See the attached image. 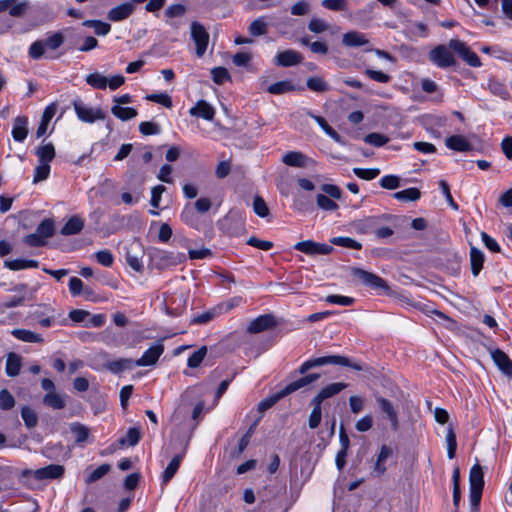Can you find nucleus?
Masks as SVG:
<instances>
[{"label":"nucleus","instance_id":"obj_54","mask_svg":"<svg viewBox=\"0 0 512 512\" xmlns=\"http://www.w3.org/2000/svg\"><path fill=\"white\" fill-rule=\"evenodd\" d=\"M15 406V398L7 390L2 389L0 391V408L3 410H10Z\"/></svg>","mask_w":512,"mask_h":512},{"label":"nucleus","instance_id":"obj_1","mask_svg":"<svg viewBox=\"0 0 512 512\" xmlns=\"http://www.w3.org/2000/svg\"><path fill=\"white\" fill-rule=\"evenodd\" d=\"M340 365V366H349L355 370H362V366L358 363H351L350 360L347 357L340 356V355H330V356H323L318 358H313L310 360L305 361L300 367H299V374L304 375L308 370L320 367L324 365Z\"/></svg>","mask_w":512,"mask_h":512},{"label":"nucleus","instance_id":"obj_26","mask_svg":"<svg viewBox=\"0 0 512 512\" xmlns=\"http://www.w3.org/2000/svg\"><path fill=\"white\" fill-rule=\"evenodd\" d=\"M84 227V221L79 216H72L61 228L62 235H74Z\"/></svg>","mask_w":512,"mask_h":512},{"label":"nucleus","instance_id":"obj_59","mask_svg":"<svg viewBox=\"0 0 512 512\" xmlns=\"http://www.w3.org/2000/svg\"><path fill=\"white\" fill-rule=\"evenodd\" d=\"M380 186L388 190L397 189L400 187V178L396 175H386L381 178Z\"/></svg>","mask_w":512,"mask_h":512},{"label":"nucleus","instance_id":"obj_5","mask_svg":"<svg viewBox=\"0 0 512 512\" xmlns=\"http://www.w3.org/2000/svg\"><path fill=\"white\" fill-rule=\"evenodd\" d=\"M73 107L77 117L82 122L93 123L97 120L105 119V113L102 111L101 108L89 107L80 100L74 101Z\"/></svg>","mask_w":512,"mask_h":512},{"label":"nucleus","instance_id":"obj_11","mask_svg":"<svg viewBox=\"0 0 512 512\" xmlns=\"http://www.w3.org/2000/svg\"><path fill=\"white\" fill-rule=\"evenodd\" d=\"M354 279L375 289H388L387 283L379 276L360 268L352 270Z\"/></svg>","mask_w":512,"mask_h":512},{"label":"nucleus","instance_id":"obj_32","mask_svg":"<svg viewBox=\"0 0 512 512\" xmlns=\"http://www.w3.org/2000/svg\"><path fill=\"white\" fill-rule=\"evenodd\" d=\"M393 197L402 202L417 201L421 197V192L418 188L411 187L402 191L395 192Z\"/></svg>","mask_w":512,"mask_h":512},{"label":"nucleus","instance_id":"obj_28","mask_svg":"<svg viewBox=\"0 0 512 512\" xmlns=\"http://www.w3.org/2000/svg\"><path fill=\"white\" fill-rule=\"evenodd\" d=\"M182 459V454H177L172 458V460L170 461V463L168 464V466L166 467L162 474L163 484H167L174 477V475L176 474L180 467Z\"/></svg>","mask_w":512,"mask_h":512},{"label":"nucleus","instance_id":"obj_63","mask_svg":"<svg viewBox=\"0 0 512 512\" xmlns=\"http://www.w3.org/2000/svg\"><path fill=\"white\" fill-rule=\"evenodd\" d=\"M186 13V7L182 4H172L164 12L167 18L181 17Z\"/></svg>","mask_w":512,"mask_h":512},{"label":"nucleus","instance_id":"obj_24","mask_svg":"<svg viewBox=\"0 0 512 512\" xmlns=\"http://www.w3.org/2000/svg\"><path fill=\"white\" fill-rule=\"evenodd\" d=\"M11 334L15 338H17L18 340H21L23 342H27V343H42L43 342V337L40 334L35 333L30 330L13 329L11 331Z\"/></svg>","mask_w":512,"mask_h":512},{"label":"nucleus","instance_id":"obj_21","mask_svg":"<svg viewBox=\"0 0 512 512\" xmlns=\"http://www.w3.org/2000/svg\"><path fill=\"white\" fill-rule=\"evenodd\" d=\"M445 144L449 149L460 152H465L472 149V145L462 135H453L448 137L445 141Z\"/></svg>","mask_w":512,"mask_h":512},{"label":"nucleus","instance_id":"obj_37","mask_svg":"<svg viewBox=\"0 0 512 512\" xmlns=\"http://www.w3.org/2000/svg\"><path fill=\"white\" fill-rule=\"evenodd\" d=\"M307 87L318 93H324L330 90L329 84L322 77H310L306 81Z\"/></svg>","mask_w":512,"mask_h":512},{"label":"nucleus","instance_id":"obj_38","mask_svg":"<svg viewBox=\"0 0 512 512\" xmlns=\"http://www.w3.org/2000/svg\"><path fill=\"white\" fill-rule=\"evenodd\" d=\"M268 23L265 17H259L254 20L248 27V31L252 36H262L267 33Z\"/></svg>","mask_w":512,"mask_h":512},{"label":"nucleus","instance_id":"obj_47","mask_svg":"<svg viewBox=\"0 0 512 512\" xmlns=\"http://www.w3.org/2000/svg\"><path fill=\"white\" fill-rule=\"evenodd\" d=\"M207 354V347L206 346H202L200 349H198L197 351H195L189 358H188V361H187V365L190 367V368H197L201 362L203 361V359L205 358Z\"/></svg>","mask_w":512,"mask_h":512},{"label":"nucleus","instance_id":"obj_13","mask_svg":"<svg viewBox=\"0 0 512 512\" xmlns=\"http://www.w3.org/2000/svg\"><path fill=\"white\" fill-rule=\"evenodd\" d=\"M376 402L378 403L381 412L385 414L390 421L392 430L397 431L399 428V419L398 412L394 408L393 403L381 396L376 397Z\"/></svg>","mask_w":512,"mask_h":512},{"label":"nucleus","instance_id":"obj_40","mask_svg":"<svg viewBox=\"0 0 512 512\" xmlns=\"http://www.w3.org/2000/svg\"><path fill=\"white\" fill-rule=\"evenodd\" d=\"M85 80L87 84L96 89H106L108 84V79L98 72L87 75Z\"/></svg>","mask_w":512,"mask_h":512},{"label":"nucleus","instance_id":"obj_42","mask_svg":"<svg viewBox=\"0 0 512 512\" xmlns=\"http://www.w3.org/2000/svg\"><path fill=\"white\" fill-rule=\"evenodd\" d=\"M316 203L317 206L324 211H335L338 209V204L334 201V199L322 193L317 194Z\"/></svg>","mask_w":512,"mask_h":512},{"label":"nucleus","instance_id":"obj_51","mask_svg":"<svg viewBox=\"0 0 512 512\" xmlns=\"http://www.w3.org/2000/svg\"><path fill=\"white\" fill-rule=\"evenodd\" d=\"M211 74L213 81L218 85H221L226 81L230 80V74L228 70L224 67L213 68L211 70Z\"/></svg>","mask_w":512,"mask_h":512},{"label":"nucleus","instance_id":"obj_9","mask_svg":"<svg viewBox=\"0 0 512 512\" xmlns=\"http://www.w3.org/2000/svg\"><path fill=\"white\" fill-rule=\"evenodd\" d=\"M449 48L459 54V56L470 66L479 67L481 61L477 54L473 52L464 42L458 39L449 41Z\"/></svg>","mask_w":512,"mask_h":512},{"label":"nucleus","instance_id":"obj_31","mask_svg":"<svg viewBox=\"0 0 512 512\" xmlns=\"http://www.w3.org/2000/svg\"><path fill=\"white\" fill-rule=\"evenodd\" d=\"M294 90H296V87L290 80L273 83L267 88V91L273 95L285 94Z\"/></svg>","mask_w":512,"mask_h":512},{"label":"nucleus","instance_id":"obj_30","mask_svg":"<svg viewBox=\"0 0 512 512\" xmlns=\"http://www.w3.org/2000/svg\"><path fill=\"white\" fill-rule=\"evenodd\" d=\"M69 429L70 432L75 437V442L77 444L85 442L89 437V429L80 422H72L69 425Z\"/></svg>","mask_w":512,"mask_h":512},{"label":"nucleus","instance_id":"obj_62","mask_svg":"<svg viewBox=\"0 0 512 512\" xmlns=\"http://www.w3.org/2000/svg\"><path fill=\"white\" fill-rule=\"evenodd\" d=\"M322 194H325L326 196L332 198V199H340L342 197V191L341 189L333 184H323L321 186Z\"/></svg>","mask_w":512,"mask_h":512},{"label":"nucleus","instance_id":"obj_48","mask_svg":"<svg viewBox=\"0 0 512 512\" xmlns=\"http://www.w3.org/2000/svg\"><path fill=\"white\" fill-rule=\"evenodd\" d=\"M220 314L221 313L219 311V308H218V306H216L213 309L206 311V312L196 316L195 318H193L192 323L206 324Z\"/></svg>","mask_w":512,"mask_h":512},{"label":"nucleus","instance_id":"obj_56","mask_svg":"<svg viewBox=\"0 0 512 512\" xmlns=\"http://www.w3.org/2000/svg\"><path fill=\"white\" fill-rule=\"evenodd\" d=\"M310 2L308 0H299L291 7V14L294 16L307 15L310 12Z\"/></svg>","mask_w":512,"mask_h":512},{"label":"nucleus","instance_id":"obj_41","mask_svg":"<svg viewBox=\"0 0 512 512\" xmlns=\"http://www.w3.org/2000/svg\"><path fill=\"white\" fill-rule=\"evenodd\" d=\"M446 445H447V456L449 459H453L456 454L457 442H456L455 432L451 425L448 426V428H447Z\"/></svg>","mask_w":512,"mask_h":512},{"label":"nucleus","instance_id":"obj_39","mask_svg":"<svg viewBox=\"0 0 512 512\" xmlns=\"http://www.w3.org/2000/svg\"><path fill=\"white\" fill-rule=\"evenodd\" d=\"M36 155L39 158V162L49 164L55 157V148L52 143H48L40 146L36 151Z\"/></svg>","mask_w":512,"mask_h":512},{"label":"nucleus","instance_id":"obj_20","mask_svg":"<svg viewBox=\"0 0 512 512\" xmlns=\"http://www.w3.org/2000/svg\"><path fill=\"white\" fill-rule=\"evenodd\" d=\"M342 43L347 47L356 48L367 45L369 43V40L361 32L350 31L343 35Z\"/></svg>","mask_w":512,"mask_h":512},{"label":"nucleus","instance_id":"obj_53","mask_svg":"<svg viewBox=\"0 0 512 512\" xmlns=\"http://www.w3.org/2000/svg\"><path fill=\"white\" fill-rule=\"evenodd\" d=\"M321 5L331 11H346L348 8L346 0H322Z\"/></svg>","mask_w":512,"mask_h":512},{"label":"nucleus","instance_id":"obj_17","mask_svg":"<svg viewBox=\"0 0 512 512\" xmlns=\"http://www.w3.org/2000/svg\"><path fill=\"white\" fill-rule=\"evenodd\" d=\"M189 113L191 116L200 117L207 121H212L215 116L214 108L205 100H199L195 106H193Z\"/></svg>","mask_w":512,"mask_h":512},{"label":"nucleus","instance_id":"obj_23","mask_svg":"<svg viewBox=\"0 0 512 512\" xmlns=\"http://www.w3.org/2000/svg\"><path fill=\"white\" fill-rule=\"evenodd\" d=\"M135 365V361L129 358H121L108 362L106 368L113 374H118L126 370H131Z\"/></svg>","mask_w":512,"mask_h":512},{"label":"nucleus","instance_id":"obj_35","mask_svg":"<svg viewBox=\"0 0 512 512\" xmlns=\"http://www.w3.org/2000/svg\"><path fill=\"white\" fill-rule=\"evenodd\" d=\"M393 454V449L387 445H383L380 449V453L377 457V461L374 466V470L378 472V474H383L386 471V467L383 462L386 461Z\"/></svg>","mask_w":512,"mask_h":512},{"label":"nucleus","instance_id":"obj_25","mask_svg":"<svg viewBox=\"0 0 512 512\" xmlns=\"http://www.w3.org/2000/svg\"><path fill=\"white\" fill-rule=\"evenodd\" d=\"M484 263V254L476 247L470 249V264L473 276H478Z\"/></svg>","mask_w":512,"mask_h":512},{"label":"nucleus","instance_id":"obj_29","mask_svg":"<svg viewBox=\"0 0 512 512\" xmlns=\"http://www.w3.org/2000/svg\"><path fill=\"white\" fill-rule=\"evenodd\" d=\"M282 161L293 167H305L307 164V157L301 152L291 151L283 156Z\"/></svg>","mask_w":512,"mask_h":512},{"label":"nucleus","instance_id":"obj_45","mask_svg":"<svg viewBox=\"0 0 512 512\" xmlns=\"http://www.w3.org/2000/svg\"><path fill=\"white\" fill-rule=\"evenodd\" d=\"M21 417L28 428H33L38 423L37 413L30 407H23L21 410Z\"/></svg>","mask_w":512,"mask_h":512},{"label":"nucleus","instance_id":"obj_50","mask_svg":"<svg viewBox=\"0 0 512 512\" xmlns=\"http://www.w3.org/2000/svg\"><path fill=\"white\" fill-rule=\"evenodd\" d=\"M308 382H307V379L305 376L289 383L288 385H286L281 391H282V395L284 396H287L305 386H308Z\"/></svg>","mask_w":512,"mask_h":512},{"label":"nucleus","instance_id":"obj_19","mask_svg":"<svg viewBox=\"0 0 512 512\" xmlns=\"http://www.w3.org/2000/svg\"><path fill=\"white\" fill-rule=\"evenodd\" d=\"M347 387L346 383L343 382H337L332 383L324 388H322L319 393L313 398V400L318 401V403L322 404V402L325 399H328L330 397H333L340 393L342 390H344Z\"/></svg>","mask_w":512,"mask_h":512},{"label":"nucleus","instance_id":"obj_16","mask_svg":"<svg viewBox=\"0 0 512 512\" xmlns=\"http://www.w3.org/2000/svg\"><path fill=\"white\" fill-rule=\"evenodd\" d=\"M491 357L505 375L512 377V361L506 353L500 349H495L491 351Z\"/></svg>","mask_w":512,"mask_h":512},{"label":"nucleus","instance_id":"obj_52","mask_svg":"<svg viewBox=\"0 0 512 512\" xmlns=\"http://www.w3.org/2000/svg\"><path fill=\"white\" fill-rule=\"evenodd\" d=\"M50 174V165L48 163H41L35 168L33 183L46 180Z\"/></svg>","mask_w":512,"mask_h":512},{"label":"nucleus","instance_id":"obj_33","mask_svg":"<svg viewBox=\"0 0 512 512\" xmlns=\"http://www.w3.org/2000/svg\"><path fill=\"white\" fill-rule=\"evenodd\" d=\"M43 404L54 410L63 409L66 405L62 395L56 392L47 393L43 397Z\"/></svg>","mask_w":512,"mask_h":512},{"label":"nucleus","instance_id":"obj_60","mask_svg":"<svg viewBox=\"0 0 512 512\" xmlns=\"http://www.w3.org/2000/svg\"><path fill=\"white\" fill-rule=\"evenodd\" d=\"M139 440H140V431H139V429L133 427V428L128 429L126 438L120 439V443L121 444L128 443L129 446H135L136 444H138Z\"/></svg>","mask_w":512,"mask_h":512},{"label":"nucleus","instance_id":"obj_22","mask_svg":"<svg viewBox=\"0 0 512 512\" xmlns=\"http://www.w3.org/2000/svg\"><path fill=\"white\" fill-rule=\"evenodd\" d=\"M22 366L21 357L11 352L7 355L5 372L9 377H15L19 374Z\"/></svg>","mask_w":512,"mask_h":512},{"label":"nucleus","instance_id":"obj_10","mask_svg":"<svg viewBox=\"0 0 512 512\" xmlns=\"http://www.w3.org/2000/svg\"><path fill=\"white\" fill-rule=\"evenodd\" d=\"M294 248L307 255H329L334 248L331 245L318 243L311 240L301 241L294 245Z\"/></svg>","mask_w":512,"mask_h":512},{"label":"nucleus","instance_id":"obj_43","mask_svg":"<svg viewBox=\"0 0 512 512\" xmlns=\"http://www.w3.org/2000/svg\"><path fill=\"white\" fill-rule=\"evenodd\" d=\"M307 115L313 118L327 135H329L331 138L335 140L339 139L338 133L327 123V121L323 117L314 115L310 111L307 112Z\"/></svg>","mask_w":512,"mask_h":512},{"label":"nucleus","instance_id":"obj_46","mask_svg":"<svg viewBox=\"0 0 512 512\" xmlns=\"http://www.w3.org/2000/svg\"><path fill=\"white\" fill-rule=\"evenodd\" d=\"M36 232L45 240L54 233V223L50 219H45L36 228Z\"/></svg>","mask_w":512,"mask_h":512},{"label":"nucleus","instance_id":"obj_18","mask_svg":"<svg viewBox=\"0 0 512 512\" xmlns=\"http://www.w3.org/2000/svg\"><path fill=\"white\" fill-rule=\"evenodd\" d=\"M134 11V3L126 2L122 3L108 12V18L111 21L117 22L128 18Z\"/></svg>","mask_w":512,"mask_h":512},{"label":"nucleus","instance_id":"obj_57","mask_svg":"<svg viewBox=\"0 0 512 512\" xmlns=\"http://www.w3.org/2000/svg\"><path fill=\"white\" fill-rule=\"evenodd\" d=\"M111 469V466L109 464H102L98 468H96L94 471H92L88 478L87 483H94L104 477Z\"/></svg>","mask_w":512,"mask_h":512},{"label":"nucleus","instance_id":"obj_44","mask_svg":"<svg viewBox=\"0 0 512 512\" xmlns=\"http://www.w3.org/2000/svg\"><path fill=\"white\" fill-rule=\"evenodd\" d=\"M331 243L337 246H342L345 248L360 250L362 245L360 242L350 238V237H333L331 239Z\"/></svg>","mask_w":512,"mask_h":512},{"label":"nucleus","instance_id":"obj_8","mask_svg":"<svg viewBox=\"0 0 512 512\" xmlns=\"http://www.w3.org/2000/svg\"><path fill=\"white\" fill-rule=\"evenodd\" d=\"M429 59L432 63L440 68H447L455 65L456 61L449 47L438 45L429 53Z\"/></svg>","mask_w":512,"mask_h":512},{"label":"nucleus","instance_id":"obj_7","mask_svg":"<svg viewBox=\"0 0 512 512\" xmlns=\"http://www.w3.org/2000/svg\"><path fill=\"white\" fill-rule=\"evenodd\" d=\"M191 37L196 45V54L202 57L209 43V34L202 24L197 21L191 23Z\"/></svg>","mask_w":512,"mask_h":512},{"label":"nucleus","instance_id":"obj_12","mask_svg":"<svg viewBox=\"0 0 512 512\" xmlns=\"http://www.w3.org/2000/svg\"><path fill=\"white\" fill-rule=\"evenodd\" d=\"M164 346L161 343H157L147 349L141 358L135 361L136 366L145 367L155 365L163 354Z\"/></svg>","mask_w":512,"mask_h":512},{"label":"nucleus","instance_id":"obj_2","mask_svg":"<svg viewBox=\"0 0 512 512\" xmlns=\"http://www.w3.org/2000/svg\"><path fill=\"white\" fill-rule=\"evenodd\" d=\"M64 41L65 38L61 32L54 33L45 40L35 41L29 47V56L32 59H40L44 56L46 50L55 51Z\"/></svg>","mask_w":512,"mask_h":512},{"label":"nucleus","instance_id":"obj_6","mask_svg":"<svg viewBox=\"0 0 512 512\" xmlns=\"http://www.w3.org/2000/svg\"><path fill=\"white\" fill-rule=\"evenodd\" d=\"M186 259L183 253H173L164 250H156L152 255V260L159 269L176 266Z\"/></svg>","mask_w":512,"mask_h":512},{"label":"nucleus","instance_id":"obj_15","mask_svg":"<svg viewBox=\"0 0 512 512\" xmlns=\"http://www.w3.org/2000/svg\"><path fill=\"white\" fill-rule=\"evenodd\" d=\"M276 326L275 317L271 314L260 315L255 318L248 326L247 331L251 334H257Z\"/></svg>","mask_w":512,"mask_h":512},{"label":"nucleus","instance_id":"obj_34","mask_svg":"<svg viewBox=\"0 0 512 512\" xmlns=\"http://www.w3.org/2000/svg\"><path fill=\"white\" fill-rule=\"evenodd\" d=\"M111 113L122 121H128L137 116V110L131 107H121L114 105L111 108Z\"/></svg>","mask_w":512,"mask_h":512},{"label":"nucleus","instance_id":"obj_58","mask_svg":"<svg viewBox=\"0 0 512 512\" xmlns=\"http://www.w3.org/2000/svg\"><path fill=\"white\" fill-rule=\"evenodd\" d=\"M139 131L143 135H157L161 132V128L155 122L145 121L140 123Z\"/></svg>","mask_w":512,"mask_h":512},{"label":"nucleus","instance_id":"obj_3","mask_svg":"<svg viewBox=\"0 0 512 512\" xmlns=\"http://www.w3.org/2000/svg\"><path fill=\"white\" fill-rule=\"evenodd\" d=\"M470 503L472 507H478L484 487V473L477 463L472 466L469 473Z\"/></svg>","mask_w":512,"mask_h":512},{"label":"nucleus","instance_id":"obj_36","mask_svg":"<svg viewBox=\"0 0 512 512\" xmlns=\"http://www.w3.org/2000/svg\"><path fill=\"white\" fill-rule=\"evenodd\" d=\"M311 405L313 406L312 411L309 415L308 425L310 429H315L319 426L322 419V408L318 401L312 399Z\"/></svg>","mask_w":512,"mask_h":512},{"label":"nucleus","instance_id":"obj_49","mask_svg":"<svg viewBox=\"0 0 512 512\" xmlns=\"http://www.w3.org/2000/svg\"><path fill=\"white\" fill-rule=\"evenodd\" d=\"M366 405V399L362 396L352 395L349 397V406L353 414L362 412Z\"/></svg>","mask_w":512,"mask_h":512},{"label":"nucleus","instance_id":"obj_64","mask_svg":"<svg viewBox=\"0 0 512 512\" xmlns=\"http://www.w3.org/2000/svg\"><path fill=\"white\" fill-rule=\"evenodd\" d=\"M96 259L98 263L103 265L104 267L112 266L114 262V257L109 250H100L96 253Z\"/></svg>","mask_w":512,"mask_h":512},{"label":"nucleus","instance_id":"obj_61","mask_svg":"<svg viewBox=\"0 0 512 512\" xmlns=\"http://www.w3.org/2000/svg\"><path fill=\"white\" fill-rule=\"evenodd\" d=\"M283 397H285V396L282 395V391H279L276 394H274L273 396H271V397H269L267 399L262 400L258 404L259 411L264 412V411L268 410L269 408H271L274 404H276Z\"/></svg>","mask_w":512,"mask_h":512},{"label":"nucleus","instance_id":"obj_27","mask_svg":"<svg viewBox=\"0 0 512 512\" xmlns=\"http://www.w3.org/2000/svg\"><path fill=\"white\" fill-rule=\"evenodd\" d=\"M28 134L27 129V118L25 117H17L14 121L12 135L14 140L18 142H22Z\"/></svg>","mask_w":512,"mask_h":512},{"label":"nucleus","instance_id":"obj_55","mask_svg":"<svg viewBox=\"0 0 512 512\" xmlns=\"http://www.w3.org/2000/svg\"><path fill=\"white\" fill-rule=\"evenodd\" d=\"M253 210L259 217L262 218L269 215V208L264 199L260 196L254 197Z\"/></svg>","mask_w":512,"mask_h":512},{"label":"nucleus","instance_id":"obj_4","mask_svg":"<svg viewBox=\"0 0 512 512\" xmlns=\"http://www.w3.org/2000/svg\"><path fill=\"white\" fill-rule=\"evenodd\" d=\"M65 469L62 465L50 464L46 467L39 468L37 470L24 469L21 472V477L27 479L33 477L37 481L46 479H59L63 476Z\"/></svg>","mask_w":512,"mask_h":512},{"label":"nucleus","instance_id":"obj_14","mask_svg":"<svg viewBox=\"0 0 512 512\" xmlns=\"http://www.w3.org/2000/svg\"><path fill=\"white\" fill-rule=\"evenodd\" d=\"M302 61L303 57L299 52L292 49H288L279 52L275 57L274 63L279 67H291L301 64Z\"/></svg>","mask_w":512,"mask_h":512}]
</instances>
